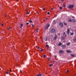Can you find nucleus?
<instances>
[{"label":"nucleus","instance_id":"1a4fd4ad","mask_svg":"<svg viewBox=\"0 0 76 76\" xmlns=\"http://www.w3.org/2000/svg\"><path fill=\"white\" fill-rule=\"evenodd\" d=\"M59 53H61H61H64V51L62 50H60L59 51Z\"/></svg>","mask_w":76,"mask_h":76},{"label":"nucleus","instance_id":"864d4df0","mask_svg":"<svg viewBox=\"0 0 76 76\" xmlns=\"http://www.w3.org/2000/svg\"><path fill=\"white\" fill-rule=\"evenodd\" d=\"M65 37H66V34L65 35Z\"/></svg>","mask_w":76,"mask_h":76},{"label":"nucleus","instance_id":"a19ab883","mask_svg":"<svg viewBox=\"0 0 76 76\" xmlns=\"http://www.w3.org/2000/svg\"><path fill=\"white\" fill-rule=\"evenodd\" d=\"M43 10H45V8H44L43 9Z\"/></svg>","mask_w":76,"mask_h":76},{"label":"nucleus","instance_id":"5701e85b","mask_svg":"<svg viewBox=\"0 0 76 76\" xmlns=\"http://www.w3.org/2000/svg\"><path fill=\"white\" fill-rule=\"evenodd\" d=\"M29 21H30V23H32V20H29Z\"/></svg>","mask_w":76,"mask_h":76},{"label":"nucleus","instance_id":"79ce46f5","mask_svg":"<svg viewBox=\"0 0 76 76\" xmlns=\"http://www.w3.org/2000/svg\"><path fill=\"white\" fill-rule=\"evenodd\" d=\"M61 1H64V0H61Z\"/></svg>","mask_w":76,"mask_h":76},{"label":"nucleus","instance_id":"c9c22d12","mask_svg":"<svg viewBox=\"0 0 76 76\" xmlns=\"http://www.w3.org/2000/svg\"><path fill=\"white\" fill-rule=\"evenodd\" d=\"M59 8L60 9H62V7H60Z\"/></svg>","mask_w":76,"mask_h":76},{"label":"nucleus","instance_id":"3c124183","mask_svg":"<svg viewBox=\"0 0 76 76\" xmlns=\"http://www.w3.org/2000/svg\"><path fill=\"white\" fill-rule=\"evenodd\" d=\"M47 19H48V18H46V20H47Z\"/></svg>","mask_w":76,"mask_h":76},{"label":"nucleus","instance_id":"9d476101","mask_svg":"<svg viewBox=\"0 0 76 76\" xmlns=\"http://www.w3.org/2000/svg\"><path fill=\"white\" fill-rule=\"evenodd\" d=\"M66 52L68 53H71V51L69 50H66Z\"/></svg>","mask_w":76,"mask_h":76},{"label":"nucleus","instance_id":"aec40b11","mask_svg":"<svg viewBox=\"0 0 76 76\" xmlns=\"http://www.w3.org/2000/svg\"><path fill=\"white\" fill-rule=\"evenodd\" d=\"M70 34L71 35H73V34H74L73 33H70Z\"/></svg>","mask_w":76,"mask_h":76},{"label":"nucleus","instance_id":"a211bd4d","mask_svg":"<svg viewBox=\"0 0 76 76\" xmlns=\"http://www.w3.org/2000/svg\"><path fill=\"white\" fill-rule=\"evenodd\" d=\"M71 56H72V57H74V56H75V55H74L73 54H71Z\"/></svg>","mask_w":76,"mask_h":76},{"label":"nucleus","instance_id":"b1692460","mask_svg":"<svg viewBox=\"0 0 76 76\" xmlns=\"http://www.w3.org/2000/svg\"><path fill=\"white\" fill-rule=\"evenodd\" d=\"M26 25H29V23H26Z\"/></svg>","mask_w":76,"mask_h":76},{"label":"nucleus","instance_id":"9b49d317","mask_svg":"<svg viewBox=\"0 0 76 76\" xmlns=\"http://www.w3.org/2000/svg\"><path fill=\"white\" fill-rule=\"evenodd\" d=\"M61 39H62L63 40H64L65 39L64 38V37H61Z\"/></svg>","mask_w":76,"mask_h":76},{"label":"nucleus","instance_id":"0eeeda50","mask_svg":"<svg viewBox=\"0 0 76 76\" xmlns=\"http://www.w3.org/2000/svg\"><path fill=\"white\" fill-rule=\"evenodd\" d=\"M69 32H70V29L68 28L67 29V33L68 34H69Z\"/></svg>","mask_w":76,"mask_h":76},{"label":"nucleus","instance_id":"bb28decb","mask_svg":"<svg viewBox=\"0 0 76 76\" xmlns=\"http://www.w3.org/2000/svg\"><path fill=\"white\" fill-rule=\"evenodd\" d=\"M9 71L8 70L7 72H6V74H8V72H9Z\"/></svg>","mask_w":76,"mask_h":76},{"label":"nucleus","instance_id":"6e6552de","mask_svg":"<svg viewBox=\"0 0 76 76\" xmlns=\"http://www.w3.org/2000/svg\"><path fill=\"white\" fill-rule=\"evenodd\" d=\"M44 39L45 41H47V37H44Z\"/></svg>","mask_w":76,"mask_h":76},{"label":"nucleus","instance_id":"c03bdc74","mask_svg":"<svg viewBox=\"0 0 76 76\" xmlns=\"http://www.w3.org/2000/svg\"><path fill=\"white\" fill-rule=\"evenodd\" d=\"M72 18H75V17H74V16H72Z\"/></svg>","mask_w":76,"mask_h":76},{"label":"nucleus","instance_id":"72a5a7b5","mask_svg":"<svg viewBox=\"0 0 76 76\" xmlns=\"http://www.w3.org/2000/svg\"><path fill=\"white\" fill-rule=\"evenodd\" d=\"M47 14L48 15H50V12H48Z\"/></svg>","mask_w":76,"mask_h":76},{"label":"nucleus","instance_id":"e433bc0d","mask_svg":"<svg viewBox=\"0 0 76 76\" xmlns=\"http://www.w3.org/2000/svg\"><path fill=\"white\" fill-rule=\"evenodd\" d=\"M10 72H12V70H11V69H10Z\"/></svg>","mask_w":76,"mask_h":76},{"label":"nucleus","instance_id":"393cba45","mask_svg":"<svg viewBox=\"0 0 76 76\" xmlns=\"http://www.w3.org/2000/svg\"><path fill=\"white\" fill-rule=\"evenodd\" d=\"M50 67H51V66H53V64H51L49 65Z\"/></svg>","mask_w":76,"mask_h":76},{"label":"nucleus","instance_id":"412c9836","mask_svg":"<svg viewBox=\"0 0 76 76\" xmlns=\"http://www.w3.org/2000/svg\"><path fill=\"white\" fill-rule=\"evenodd\" d=\"M70 43H68L67 44V45H68V46L70 45Z\"/></svg>","mask_w":76,"mask_h":76},{"label":"nucleus","instance_id":"f257e3e1","mask_svg":"<svg viewBox=\"0 0 76 76\" xmlns=\"http://www.w3.org/2000/svg\"><path fill=\"white\" fill-rule=\"evenodd\" d=\"M49 26H50V24H48L45 27V29H48Z\"/></svg>","mask_w":76,"mask_h":76},{"label":"nucleus","instance_id":"8fccbe9b","mask_svg":"<svg viewBox=\"0 0 76 76\" xmlns=\"http://www.w3.org/2000/svg\"><path fill=\"white\" fill-rule=\"evenodd\" d=\"M54 10V9H53V8H52L51 9V10Z\"/></svg>","mask_w":76,"mask_h":76},{"label":"nucleus","instance_id":"c85d7f7f","mask_svg":"<svg viewBox=\"0 0 76 76\" xmlns=\"http://www.w3.org/2000/svg\"><path fill=\"white\" fill-rule=\"evenodd\" d=\"M37 48L38 49H39V48H40V47H37Z\"/></svg>","mask_w":76,"mask_h":76},{"label":"nucleus","instance_id":"bf43d9fd","mask_svg":"<svg viewBox=\"0 0 76 76\" xmlns=\"http://www.w3.org/2000/svg\"><path fill=\"white\" fill-rule=\"evenodd\" d=\"M54 62H55L56 61H53Z\"/></svg>","mask_w":76,"mask_h":76},{"label":"nucleus","instance_id":"e2e57ef3","mask_svg":"<svg viewBox=\"0 0 76 76\" xmlns=\"http://www.w3.org/2000/svg\"><path fill=\"white\" fill-rule=\"evenodd\" d=\"M2 39H3V38H2Z\"/></svg>","mask_w":76,"mask_h":76},{"label":"nucleus","instance_id":"49530a36","mask_svg":"<svg viewBox=\"0 0 76 76\" xmlns=\"http://www.w3.org/2000/svg\"><path fill=\"white\" fill-rule=\"evenodd\" d=\"M48 60H50V58H48Z\"/></svg>","mask_w":76,"mask_h":76},{"label":"nucleus","instance_id":"2eb2a0df","mask_svg":"<svg viewBox=\"0 0 76 76\" xmlns=\"http://www.w3.org/2000/svg\"><path fill=\"white\" fill-rule=\"evenodd\" d=\"M58 45L59 46H61V43H59L58 44Z\"/></svg>","mask_w":76,"mask_h":76},{"label":"nucleus","instance_id":"37998d69","mask_svg":"<svg viewBox=\"0 0 76 76\" xmlns=\"http://www.w3.org/2000/svg\"><path fill=\"white\" fill-rule=\"evenodd\" d=\"M3 25H4V24H2L1 26H3Z\"/></svg>","mask_w":76,"mask_h":76},{"label":"nucleus","instance_id":"a878e982","mask_svg":"<svg viewBox=\"0 0 76 76\" xmlns=\"http://www.w3.org/2000/svg\"><path fill=\"white\" fill-rule=\"evenodd\" d=\"M39 29H38V28H37V29L36 30L37 31V32H38V30Z\"/></svg>","mask_w":76,"mask_h":76},{"label":"nucleus","instance_id":"4c0bfd02","mask_svg":"<svg viewBox=\"0 0 76 76\" xmlns=\"http://www.w3.org/2000/svg\"><path fill=\"white\" fill-rule=\"evenodd\" d=\"M7 17V15H6V14H5V17Z\"/></svg>","mask_w":76,"mask_h":76},{"label":"nucleus","instance_id":"58836bf2","mask_svg":"<svg viewBox=\"0 0 76 76\" xmlns=\"http://www.w3.org/2000/svg\"><path fill=\"white\" fill-rule=\"evenodd\" d=\"M34 25H32V27L33 28V27H34Z\"/></svg>","mask_w":76,"mask_h":76},{"label":"nucleus","instance_id":"680f3d73","mask_svg":"<svg viewBox=\"0 0 76 76\" xmlns=\"http://www.w3.org/2000/svg\"><path fill=\"white\" fill-rule=\"evenodd\" d=\"M0 70H1V69L0 68Z\"/></svg>","mask_w":76,"mask_h":76},{"label":"nucleus","instance_id":"423d86ee","mask_svg":"<svg viewBox=\"0 0 76 76\" xmlns=\"http://www.w3.org/2000/svg\"><path fill=\"white\" fill-rule=\"evenodd\" d=\"M57 38V35H55V36L53 38V39H54V40H56Z\"/></svg>","mask_w":76,"mask_h":76},{"label":"nucleus","instance_id":"4468645a","mask_svg":"<svg viewBox=\"0 0 76 76\" xmlns=\"http://www.w3.org/2000/svg\"><path fill=\"white\" fill-rule=\"evenodd\" d=\"M69 22H72V20L71 19H69L68 20Z\"/></svg>","mask_w":76,"mask_h":76},{"label":"nucleus","instance_id":"de8ad7c7","mask_svg":"<svg viewBox=\"0 0 76 76\" xmlns=\"http://www.w3.org/2000/svg\"><path fill=\"white\" fill-rule=\"evenodd\" d=\"M48 48H48V47H47V50H48Z\"/></svg>","mask_w":76,"mask_h":76},{"label":"nucleus","instance_id":"7c9ffc66","mask_svg":"<svg viewBox=\"0 0 76 76\" xmlns=\"http://www.w3.org/2000/svg\"><path fill=\"white\" fill-rule=\"evenodd\" d=\"M63 7H65V5H64V4L63 5Z\"/></svg>","mask_w":76,"mask_h":76},{"label":"nucleus","instance_id":"473e14b6","mask_svg":"<svg viewBox=\"0 0 76 76\" xmlns=\"http://www.w3.org/2000/svg\"><path fill=\"white\" fill-rule=\"evenodd\" d=\"M27 14H29V13L27 12V13H26V14L27 15Z\"/></svg>","mask_w":76,"mask_h":76},{"label":"nucleus","instance_id":"7ed1b4c3","mask_svg":"<svg viewBox=\"0 0 76 76\" xmlns=\"http://www.w3.org/2000/svg\"><path fill=\"white\" fill-rule=\"evenodd\" d=\"M73 5H69L68 7L69 9H72L73 7Z\"/></svg>","mask_w":76,"mask_h":76},{"label":"nucleus","instance_id":"6e6d98bb","mask_svg":"<svg viewBox=\"0 0 76 76\" xmlns=\"http://www.w3.org/2000/svg\"><path fill=\"white\" fill-rule=\"evenodd\" d=\"M43 21H44V22H45V20H44Z\"/></svg>","mask_w":76,"mask_h":76},{"label":"nucleus","instance_id":"ea45409f","mask_svg":"<svg viewBox=\"0 0 76 76\" xmlns=\"http://www.w3.org/2000/svg\"><path fill=\"white\" fill-rule=\"evenodd\" d=\"M69 72V70H67V71H66V72Z\"/></svg>","mask_w":76,"mask_h":76},{"label":"nucleus","instance_id":"39448f33","mask_svg":"<svg viewBox=\"0 0 76 76\" xmlns=\"http://www.w3.org/2000/svg\"><path fill=\"white\" fill-rule=\"evenodd\" d=\"M61 47V48H65L66 47V45H62Z\"/></svg>","mask_w":76,"mask_h":76},{"label":"nucleus","instance_id":"13d9d810","mask_svg":"<svg viewBox=\"0 0 76 76\" xmlns=\"http://www.w3.org/2000/svg\"><path fill=\"white\" fill-rule=\"evenodd\" d=\"M37 13L38 14V12H37Z\"/></svg>","mask_w":76,"mask_h":76},{"label":"nucleus","instance_id":"20e7f679","mask_svg":"<svg viewBox=\"0 0 76 76\" xmlns=\"http://www.w3.org/2000/svg\"><path fill=\"white\" fill-rule=\"evenodd\" d=\"M59 25H60L61 26V27H63V24L62 23H60Z\"/></svg>","mask_w":76,"mask_h":76},{"label":"nucleus","instance_id":"4be33fe9","mask_svg":"<svg viewBox=\"0 0 76 76\" xmlns=\"http://www.w3.org/2000/svg\"><path fill=\"white\" fill-rule=\"evenodd\" d=\"M46 47H48V48H49V45H46Z\"/></svg>","mask_w":76,"mask_h":76},{"label":"nucleus","instance_id":"f03ea898","mask_svg":"<svg viewBox=\"0 0 76 76\" xmlns=\"http://www.w3.org/2000/svg\"><path fill=\"white\" fill-rule=\"evenodd\" d=\"M55 31H56V30H55V29L54 28H52L51 30V32L52 33H53Z\"/></svg>","mask_w":76,"mask_h":76},{"label":"nucleus","instance_id":"2f4dec72","mask_svg":"<svg viewBox=\"0 0 76 76\" xmlns=\"http://www.w3.org/2000/svg\"><path fill=\"white\" fill-rule=\"evenodd\" d=\"M74 41H76V39L75 38L74 39Z\"/></svg>","mask_w":76,"mask_h":76},{"label":"nucleus","instance_id":"a18cd8bd","mask_svg":"<svg viewBox=\"0 0 76 76\" xmlns=\"http://www.w3.org/2000/svg\"><path fill=\"white\" fill-rule=\"evenodd\" d=\"M54 57H57V56H54Z\"/></svg>","mask_w":76,"mask_h":76},{"label":"nucleus","instance_id":"5fc2aeb1","mask_svg":"<svg viewBox=\"0 0 76 76\" xmlns=\"http://www.w3.org/2000/svg\"><path fill=\"white\" fill-rule=\"evenodd\" d=\"M10 29V27H9V29Z\"/></svg>","mask_w":76,"mask_h":76},{"label":"nucleus","instance_id":"6ab92c4d","mask_svg":"<svg viewBox=\"0 0 76 76\" xmlns=\"http://www.w3.org/2000/svg\"><path fill=\"white\" fill-rule=\"evenodd\" d=\"M23 25V24H21L20 25V28H22V26Z\"/></svg>","mask_w":76,"mask_h":76},{"label":"nucleus","instance_id":"ddd939ff","mask_svg":"<svg viewBox=\"0 0 76 76\" xmlns=\"http://www.w3.org/2000/svg\"><path fill=\"white\" fill-rule=\"evenodd\" d=\"M63 23L64 25H65L66 26H67V23H65L64 22Z\"/></svg>","mask_w":76,"mask_h":76},{"label":"nucleus","instance_id":"4d7b16f0","mask_svg":"<svg viewBox=\"0 0 76 76\" xmlns=\"http://www.w3.org/2000/svg\"><path fill=\"white\" fill-rule=\"evenodd\" d=\"M8 30H9V28H8Z\"/></svg>","mask_w":76,"mask_h":76},{"label":"nucleus","instance_id":"f704fd0d","mask_svg":"<svg viewBox=\"0 0 76 76\" xmlns=\"http://www.w3.org/2000/svg\"><path fill=\"white\" fill-rule=\"evenodd\" d=\"M43 51V49H42L40 51L41 52H42V51Z\"/></svg>","mask_w":76,"mask_h":76},{"label":"nucleus","instance_id":"cd10ccee","mask_svg":"<svg viewBox=\"0 0 76 76\" xmlns=\"http://www.w3.org/2000/svg\"><path fill=\"white\" fill-rule=\"evenodd\" d=\"M65 34H66V33L65 32H64L63 34V36H64Z\"/></svg>","mask_w":76,"mask_h":76},{"label":"nucleus","instance_id":"dca6fc26","mask_svg":"<svg viewBox=\"0 0 76 76\" xmlns=\"http://www.w3.org/2000/svg\"><path fill=\"white\" fill-rule=\"evenodd\" d=\"M53 23L54 25H55V24H56V21H53Z\"/></svg>","mask_w":76,"mask_h":76},{"label":"nucleus","instance_id":"603ef678","mask_svg":"<svg viewBox=\"0 0 76 76\" xmlns=\"http://www.w3.org/2000/svg\"><path fill=\"white\" fill-rule=\"evenodd\" d=\"M26 11H27V9H26Z\"/></svg>","mask_w":76,"mask_h":76},{"label":"nucleus","instance_id":"f8f14e48","mask_svg":"<svg viewBox=\"0 0 76 76\" xmlns=\"http://www.w3.org/2000/svg\"><path fill=\"white\" fill-rule=\"evenodd\" d=\"M72 21L73 22H76V20L75 19H73L72 20Z\"/></svg>","mask_w":76,"mask_h":76},{"label":"nucleus","instance_id":"c756f323","mask_svg":"<svg viewBox=\"0 0 76 76\" xmlns=\"http://www.w3.org/2000/svg\"><path fill=\"white\" fill-rule=\"evenodd\" d=\"M43 57L44 58H45V57H46V55H44Z\"/></svg>","mask_w":76,"mask_h":76},{"label":"nucleus","instance_id":"f3484780","mask_svg":"<svg viewBox=\"0 0 76 76\" xmlns=\"http://www.w3.org/2000/svg\"><path fill=\"white\" fill-rule=\"evenodd\" d=\"M42 75L41 74H39L37 75V76H41Z\"/></svg>","mask_w":76,"mask_h":76},{"label":"nucleus","instance_id":"052dcab7","mask_svg":"<svg viewBox=\"0 0 76 76\" xmlns=\"http://www.w3.org/2000/svg\"><path fill=\"white\" fill-rule=\"evenodd\" d=\"M17 1H19V0Z\"/></svg>","mask_w":76,"mask_h":76},{"label":"nucleus","instance_id":"09e8293b","mask_svg":"<svg viewBox=\"0 0 76 76\" xmlns=\"http://www.w3.org/2000/svg\"><path fill=\"white\" fill-rule=\"evenodd\" d=\"M20 73H22V72L21 71H20Z\"/></svg>","mask_w":76,"mask_h":76}]
</instances>
